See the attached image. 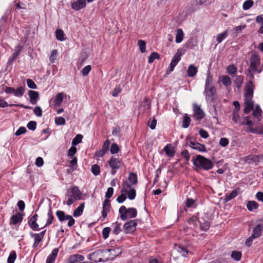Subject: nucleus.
Wrapping results in <instances>:
<instances>
[{
	"label": "nucleus",
	"instance_id": "1",
	"mask_svg": "<svg viewBox=\"0 0 263 263\" xmlns=\"http://www.w3.org/2000/svg\"><path fill=\"white\" fill-rule=\"evenodd\" d=\"M137 182V175L134 173H130L127 180H124L122 183L121 193L126 194L130 200L134 199L136 195L135 186Z\"/></svg>",
	"mask_w": 263,
	"mask_h": 263
},
{
	"label": "nucleus",
	"instance_id": "2",
	"mask_svg": "<svg viewBox=\"0 0 263 263\" xmlns=\"http://www.w3.org/2000/svg\"><path fill=\"white\" fill-rule=\"evenodd\" d=\"M244 112L249 114L253 109L254 102L252 100L254 93V86L251 81L248 82L245 86Z\"/></svg>",
	"mask_w": 263,
	"mask_h": 263
},
{
	"label": "nucleus",
	"instance_id": "3",
	"mask_svg": "<svg viewBox=\"0 0 263 263\" xmlns=\"http://www.w3.org/2000/svg\"><path fill=\"white\" fill-rule=\"evenodd\" d=\"M263 70V65L261 64L260 59L256 53H253L250 59V65L248 72L251 74V79H253V74L260 73Z\"/></svg>",
	"mask_w": 263,
	"mask_h": 263
},
{
	"label": "nucleus",
	"instance_id": "4",
	"mask_svg": "<svg viewBox=\"0 0 263 263\" xmlns=\"http://www.w3.org/2000/svg\"><path fill=\"white\" fill-rule=\"evenodd\" d=\"M197 221L200 223V228L201 230L206 231L210 227L209 216L206 213L197 214V216H193L190 218L188 222L190 224L197 225Z\"/></svg>",
	"mask_w": 263,
	"mask_h": 263
},
{
	"label": "nucleus",
	"instance_id": "5",
	"mask_svg": "<svg viewBox=\"0 0 263 263\" xmlns=\"http://www.w3.org/2000/svg\"><path fill=\"white\" fill-rule=\"evenodd\" d=\"M193 164L198 168L209 170L213 167L212 162L201 155H197L192 159Z\"/></svg>",
	"mask_w": 263,
	"mask_h": 263
},
{
	"label": "nucleus",
	"instance_id": "6",
	"mask_svg": "<svg viewBox=\"0 0 263 263\" xmlns=\"http://www.w3.org/2000/svg\"><path fill=\"white\" fill-rule=\"evenodd\" d=\"M88 258L95 262H106L109 260L107 249H100L89 254Z\"/></svg>",
	"mask_w": 263,
	"mask_h": 263
},
{
	"label": "nucleus",
	"instance_id": "7",
	"mask_svg": "<svg viewBox=\"0 0 263 263\" xmlns=\"http://www.w3.org/2000/svg\"><path fill=\"white\" fill-rule=\"evenodd\" d=\"M121 219L124 221L128 218H133L136 217L137 211L135 208H130L127 209L125 206H121L119 210Z\"/></svg>",
	"mask_w": 263,
	"mask_h": 263
},
{
	"label": "nucleus",
	"instance_id": "8",
	"mask_svg": "<svg viewBox=\"0 0 263 263\" xmlns=\"http://www.w3.org/2000/svg\"><path fill=\"white\" fill-rule=\"evenodd\" d=\"M204 92L207 101L215 102L217 99L216 88L214 86L205 87Z\"/></svg>",
	"mask_w": 263,
	"mask_h": 263
},
{
	"label": "nucleus",
	"instance_id": "9",
	"mask_svg": "<svg viewBox=\"0 0 263 263\" xmlns=\"http://www.w3.org/2000/svg\"><path fill=\"white\" fill-rule=\"evenodd\" d=\"M182 51V49H181V48L178 49L177 50L176 53L175 54L174 56L173 57V58L171 62L170 66L166 70V73L167 74L173 71L176 65L180 61V60L181 59V56L183 54Z\"/></svg>",
	"mask_w": 263,
	"mask_h": 263
},
{
	"label": "nucleus",
	"instance_id": "10",
	"mask_svg": "<svg viewBox=\"0 0 263 263\" xmlns=\"http://www.w3.org/2000/svg\"><path fill=\"white\" fill-rule=\"evenodd\" d=\"M56 215L59 220L61 222H63L65 220H68V227H72L75 223V220L73 217L69 215H66L64 212L62 211H57L56 212Z\"/></svg>",
	"mask_w": 263,
	"mask_h": 263
},
{
	"label": "nucleus",
	"instance_id": "11",
	"mask_svg": "<svg viewBox=\"0 0 263 263\" xmlns=\"http://www.w3.org/2000/svg\"><path fill=\"white\" fill-rule=\"evenodd\" d=\"M108 163L109 166L111 168V173L113 175L116 173V170L120 168L122 164L121 159L114 157H111Z\"/></svg>",
	"mask_w": 263,
	"mask_h": 263
},
{
	"label": "nucleus",
	"instance_id": "12",
	"mask_svg": "<svg viewBox=\"0 0 263 263\" xmlns=\"http://www.w3.org/2000/svg\"><path fill=\"white\" fill-rule=\"evenodd\" d=\"M137 223L136 220H132L126 222L123 226L125 233H132L136 230Z\"/></svg>",
	"mask_w": 263,
	"mask_h": 263
},
{
	"label": "nucleus",
	"instance_id": "13",
	"mask_svg": "<svg viewBox=\"0 0 263 263\" xmlns=\"http://www.w3.org/2000/svg\"><path fill=\"white\" fill-rule=\"evenodd\" d=\"M45 232L46 230H44L40 233H31L30 235L31 237L33 238L34 239V243L33 244L34 247L37 246L39 243L42 241L45 236Z\"/></svg>",
	"mask_w": 263,
	"mask_h": 263
},
{
	"label": "nucleus",
	"instance_id": "14",
	"mask_svg": "<svg viewBox=\"0 0 263 263\" xmlns=\"http://www.w3.org/2000/svg\"><path fill=\"white\" fill-rule=\"evenodd\" d=\"M86 5V0H78L71 3V8L75 11L80 10L85 7Z\"/></svg>",
	"mask_w": 263,
	"mask_h": 263
},
{
	"label": "nucleus",
	"instance_id": "15",
	"mask_svg": "<svg viewBox=\"0 0 263 263\" xmlns=\"http://www.w3.org/2000/svg\"><path fill=\"white\" fill-rule=\"evenodd\" d=\"M107 254L109 255V260L118 256L122 253V249L119 248L116 249H107Z\"/></svg>",
	"mask_w": 263,
	"mask_h": 263
},
{
	"label": "nucleus",
	"instance_id": "16",
	"mask_svg": "<svg viewBox=\"0 0 263 263\" xmlns=\"http://www.w3.org/2000/svg\"><path fill=\"white\" fill-rule=\"evenodd\" d=\"M22 49L23 47L20 45H18L15 47L14 53L10 57L8 61V64H11L14 60H15L22 51Z\"/></svg>",
	"mask_w": 263,
	"mask_h": 263
},
{
	"label": "nucleus",
	"instance_id": "17",
	"mask_svg": "<svg viewBox=\"0 0 263 263\" xmlns=\"http://www.w3.org/2000/svg\"><path fill=\"white\" fill-rule=\"evenodd\" d=\"M193 110L194 112V116L197 120L202 119L204 116V113L201 109L200 106L197 104H194Z\"/></svg>",
	"mask_w": 263,
	"mask_h": 263
},
{
	"label": "nucleus",
	"instance_id": "18",
	"mask_svg": "<svg viewBox=\"0 0 263 263\" xmlns=\"http://www.w3.org/2000/svg\"><path fill=\"white\" fill-rule=\"evenodd\" d=\"M37 217V214H35L31 217L28 221V224L29 227L34 231L40 230L39 228V225L36 222Z\"/></svg>",
	"mask_w": 263,
	"mask_h": 263
},
{
	"label": "nucleus",
	"instance_id": "19",
	"mask_svg": "<svg viewBox=\"0 0 263 263\" xmlns=\"http://www.w3.org/2000/svg\"><path fill=\"white\" fill-rule=\"evenodd\" d=\"M189 145L194 149L199 152H205L206 149L204 145L200 144L198 142L190 141Z\"/></svg>",
	"mask_w": 263,
	"mask_h": 263
},
{
	"label": "nucleus",
	"instance_id": "20",
	"mask_svg": "<svg viewBox=\"0 0 263 263\" xmlns=\"http://www.w3.org/2000/svg\"><path fill=\"white\" fill-rule=\"evenodd\" d=\"M84 260V257L80 254H73L69 256L67 259V263H76L82 261Z\"/></svg>",
	"mask_w": 263,
	"mask_h": 263
},
{
	"label": "nucleus",
	"instance_id": "21",
	"mask_svg": "<svg viewBox=\"0 0 263 263\" xmlns=\"http://www.w3.org/2000/svg\"><path fill=\"white\" fill-rule=\"evenodd\" d=\"M28 95L29 96L31 103L33 104H36L39 98V92L33 90H29L28 92Z\"/></svg>",
	"mask_w": 263,
	"mask_h": 263
},
{
	"label": "nucleus",
	"instance_id": "22",
	"mask_svg": "<svg viewBox=\"0 0 263 263\" xmlns=\"http://www.w3.org/2000/svg\"><path fill=\"white\" fill-rule=\"evenodd\" d=\"M262 156L261 155H250L246 157L245 160L247 163H251L259 162Z\"/></svg>",
	"mask_w": 263,
	"mask_h": 263
},
{
	"label": "nucleus",
	"instance_id": "23",
	"mask_svg": "<svg viewBox=\"0 0 263 263\" xmlns=\"http://www.w3.org/2000/svg\"><path fill=\"white\" fill-rule=\"evenodd\" d=\"M23 220V215L21 213H18L15 215L12 216L10 221V224H16L21 222Z\"/></svg>",
	"mask_w": 263,
	"mask_h": 263
},
{
	"label": "nucleus",
	"instance_id": "24",
	"mask_svg": "<svg viewBox=\"0 0 263 263\" xmlns=\"http://www.w3.org/2000/svg\"><path fill=\"white\" fill-rule=\"evenodd\" d=\"M59 252L58 249H54L51 253L47 257L46 263H53Z\"/></svg>",
	"mask_w": 263,
	"mask_h": 263
},
{
	"label": "nucleus",
	"instance_id": "25",
	"mask_svg": "<svg viewBox=\"0 0 263 263\" xmlns=\"http://www.w3.org/2000/svg\"><path fill=\"white\" fill-rule=\"evenodd\" d=\"M198 71L197 67L195 66L194 65H190L187 70V76L189 77L193 78L196 76Z\"/></svg>",
	"mask_w": 263,
	"mask_h": 263
},
{
	"label": "nucleus",
	"instance_id": "26",
	"mask_svg": "<svg viewBox=\"0 0 263 263\" xmlns=\"http://www.w3.org/2000/svg\"><path fill=\"white\" fill-rule=\"evenodd\" d=\"M263 228H261L260 226L258 223L256 227L254 228L253 233L252 234V237L254 238H258L261 235Z\"/></svg>",
	"mask_w": 263,
	"mask_h": 263
},
{
	"label": "nucleus",
	"instance_id": "27",
	"mask_svg": "<svg viewBox=\"0 0 263 263\" xmlns=\"http://www.w3.org/2000/svg\"><path fill=\"white\" fill-rule=\"evenodd\" d=\"M71 193L72 194L76 199L79 200L81 199L82 193L77 186H73L71 189Z\"/></svg>",
	"mask_w": 263,
	"mask_h": 263
},
{
	"label": "nucleus",
	"instance_id": "28",
	"mask_svg": "<svg viewBox=\"0 0 263 263\" xmlns=\"http://www.w3.org/2000/svg\"><path fill=\"white\" fill-rule=\"evenodd\" d=\"M184 33L182 29H178L176 30L175 41L177 43L181 42L183 39Z\"/></svg>",
	"mask_w": 263,
	"mask_h": 263
},
{
	"label": "nucleus",
	"instance_id": "29",
	"mask_svg": "<svg viewBox=\"0 0 263 263\" xmlns=\"http://www.w3.org/2000/svg\"><path fill=\"white\" fill-rule=\"evenodd\" d=\"M164 151L169 157H173L175 155V151L171 144L166 145L164 148Z\"/></svg>",
	"mask_w": 263,
	"mask_h": 263
},
{
	"label": "nucleus",
	"instance_id": "30",
	"mask_svg": "<svg viewBox=\"0 0 263 263\" xmlns=\"http://www.w3.org/2000/svg\"><path fill=\"white\" fill-rule=\"evenodd\" d=\"M247 208L250 211H252L258 208V204L255 201H249L247 203Z\"/></svg>",
	"mask_w": 263,
	"mask_h": 263
},
{
	"label": "nucleus",
	"instance_id": "31",
	"mask_svg": "<svg viewBox=\"0 0 263 263\" xmlns=\"http://www.w3.org/2000/svg\"><path fill=\"white\" fill-rule=\"evenodd\" d=\"M84 203H82L73 212V215L75 217L80 216L83 213L84 208Z\"/></svg>",
	"mask_w": 263,
	"mask_h": 263
},
{
	"label": "nucleus",
	"instance_id": "32",
	"mask_svg": "<svg viewBox=\"0 0 263 263\" xmlns=\"http://www.w3.org/2000/svg\"><path fill=\"white\" fill-rule=\"evenodd\" d=\"M261 109H260L259 105H256L255 107V109L253 112V116L257 119L258 121H260L261 120Z\"/></svg>",
	"mask_w": 263,
	"mask_h": 263
},
{
	"label": "nucleus",
	"instance_id": "33",
	"mask_svg": "<svg viewBox=\"0 0 263 263\" xmlns=\"http://www.w3.org/2000/svg\"><path fill=\"white\" fill-rule=\"evenodd\" d=\"M228 36V30L224 31L223 32L218 34L216 36V41L218 44L220 43Z\"/></svg>",
	"mask_w": 263,
	"mask_h": 263
},
{
	"label": "nucleus",
	"instance_id": "34",
	"mask_svg": "<svg viewBox=\"0 0 263 263\" xmlns=\"http://www.w3.org/2000/svg\"><path fill=\"white\" fill-rule=\"evenodd\" d=\"M47 215H48V218L47 220L46 223L44 226V227H46L51 224L52 223L53 219H54V216L52 215V211L50 209H49Z\"/></svg>",
	"mask_w": 263,
	"mask_h": 263
},
{
	"label": "nucleus",
	"instance_id": "35",
	"mask_svg": "<svg viewBox=\"0 0 263 263\" xmlns=\"http://www.w3.org/2000/svg\"><path fill=\"white\" fill-rule=\"evenodd\" d=\"M63 100V93L61 92L58 93L56 96V98L54 101V104L56 106L61 105Z\"/></svg>",
	"mask_w": 263,
	"mask_h": 263
},
{
	"label": "nucleus",
	"instance_id": "36",
	"mask_svg": "<svg viewBox=\"0 0 263 263\" xmlns=\"http://www.w3.org/2000/svg\"><path fill=\"white\" fill-rule=\"evenodd\" d=\"M25 92V89L23 86H20L17 89H14V95L17 97H21Z\"/></svg>",
	"mask_w": 263,
	"mask_h": 263
},
{
	"label": "nucleus",
	"instance_id": "37",
	"mask_svg": "<svg viewBox=\"0 0 263 263\" xmlns=\"http://www.w3.org/2000/svg\"><path fill=\"white\" fill-rule=\"evenodd\" d=\"M241 124L247 125L248 126L249 130H250V128H253V122L250 120V117L247 116L245 117L243 121L241 122Z\"/></svg>",
	"mask_w": 263,
	"mask_h": 263
},
{
	"label": "nucleus",
	"instance_id": "38",
	"mask_svg": "<svg viewBox=\"0 0 263 263\" xmlns=\"http://www.w3.org/2000/svg\"><path fill=\"white\" fill-rule=\"evenodd\" d=\"M56 37L58 40L63 41L65 40L64 33L62 30L57 29L55 31Z\"/></svg>",
	"mask_w": 263,
	"mask_h": 263
},
{
	"label": "nucleus",
	"instance_id": "39",
	"mask_svg": "<svg viewBox=\"0 0 263 263\" xmlns=\"http://www.w3.org/2000/svg\"><path fill=\"white\" fill-rule=\"evenodd\" d=\"M242 254L241 252L237 251H233L231 254V257L233 259L236 261L240 260Z\"/></svg>",
	"mask_w": 263,
	"mask_h": 263
},
{
	"label": "nucleus",
	"instance_id": "40",
	"mask_svg": "<svg viewBox=\"0 0 263 263\" xmlns=\"http://www.w3.org/2000/svg\"><path fill=\"white\" fill-rule=\"evenodd\" d=\"M138 45L139 49L142 53L145 52L146 51V42L142 40L138 41Z\"/></svg>",
	"mask_w": 263,
	"mask_h": 263
},
{
	"label": "nucleus",
	"instance_id": "41",
	"mask_svg": "<svg viewBox=\"0 0 263 263\" xmlns=\"http://www.w3.org/2000/svg\"><path fill=\"white\" fill-rule=\"evenodd\" d=\"M159 54L156 52H152L148 57V62L149 63H152L155 59H159Z\"/></svg>",
	"mask_w": 263,
	"mask_h": 263
},
{
	"label": "nucleus",
	"instance_id": "42",
	"mask_svg": "<svg viewBox=\"0 0 263 263\" xmlns=\"http://www.w3.org/2000/svg\"><path fill=\"white\" fill-rule=\"evenodd\" d=\"M238 190L239 189L233 190L229 195L227 196V200L229 201L236 197L238 194Z\"/></svg>",
	"mask_w": 263,
	"mask_h": 263
},
{
	"label": "nucleus",
	"instance_id": "43",
	"mask_svg": "<svg viewBox=\"0 0 263 263\" xmlns=\"http://www.w3.org/2000/svg\"><path fill=\"white\" fill-rule=\"evenodd\" d=\"M254 4V2L252 0H247L245 1L243 4V9L247 10L249 9L251 7L253 6Z\"/></svg>",
	"mask_w": 263,
	"mask_h": 263
},
{
	"label": "nucleus",
	"instance_id": "44",
	"mask_svg": "<svg viewBox=\"0 0 263 263\" xmlns=\"http://www.w3.org/2000/svg\"><path fill=\"white\" fill-rule=\"evenodd\" d=\"M111 208L110 201L109 199H105L103 205L102 211L109 212Z\"/></svg>",
	"mask_w": 263,
	"mask_h": 263
},
{
	"label": "nucleus",
	"instance_id": "45",
	"mask_svg": "<svg viewBox=\"0 0 263 263\" xmlns=\"http://www.w3.org/2000/svg\"><path fill=\"white\" fill-rule=\"evenodd\" d=\"M58 51L57 49L52 50L49 57V61L51 63H54L57 59Z\"/></svg>",
	"mask_w": 263,
	"mask_h": 263
},
{
	"label": "nucleus",
	"instance_id": "46",
	"mask_svg": "<svg viewBox=\"0 0 263 263\" xmlns=\"http://www.w3.org/2000/svg\"><path fill=\"white\" fill-rule=\"evenodd\" d=\"M190 122H191L190 118L187 115H185L183 118V124H182L183 127L185 128H187L190 124Z\"/></svg>",
	"mask_w": 263,
	"mask_h": 263
},
{
	"label": "nucleus",
	"instance_id": "47",
	"mask_svg": "<svg viewBox=\"0 0 263 263\" xmlns=\"http://www.w3.org/2000/svg\"><path fill=\"white\" fill-rule=\"evenodd\" d=\"M221 82L225 86H229L231 85L232 83L230 78L227 76H224L222 77Z\"/></svg>",
	"mask_w": 263,
	"mask_h": 263
},
{
	"label": "nucleus",
	"instance_id": "48",
	"mask_svg": "<svg viewBox=\"0 0 263 263\" xmlns=\"http://www.w3.org/2000/svg\"><path fill=\"white\" fill-rule=\"evenodd\" d=\"M16 258V254L15 252L14 251H11L7 259L8 263H14Z\"/></svg>",
	"mask_w": 263,
	"mask_h": 263
},
{
	"label": "nucleus",
	"instance_id": "49",
	"mask_svg": "<svg viewBox=\"0 0 263 263\" xmlns=\"http://www.w3.org/2000/svg\"><path fill=\"white\" fill-rule=\"evenodd\" d=\"M92 173L94 175L97 176L100 174V166L97 164H94L91 166V168Z\"/></svg>",
	"mask_w": 263,
	"mask_h": 263
},
{
	"label": "nucleus",
	"instance_id": "50",
	"mask_svg": "<svg viewBox=\"0 0 263 263\" xmlns=\"http://www.w3.org/2000/svg\"><path fill=\"white\" fill-rule=\"evenodd\" d=\"M177 251L184 257H185L189 253L188 250L185 248L180 246H178Z\"/></svg>",
	"mask_w": 263,
	"mask_h": 263
},
{
	"label": "nucleus",
	"instance_id": "51",
	"mask_svg": "<svg viewBox=\"0 0 263 263\" xmlns=\"http://www.w3.org/2000/svg\"><path fill=\"white\" fill-rule=\"evenodd\" d=\"M237 68L234 65H230L227 67V72L229 74H234L237 72Z\"/></svg>",
	"mask_w": 263,
	"mask_h": 263
},
{
	"label": "nucleus",
	"instance_id": "52",
	"mask_svg": "<svg viewBox=\"0 0 263 263\" xmlns=\"http://www.w3.org/2000/svg\"><path fill=\"white\" fill-rule=\"evenodd\" d=\"M119 151V147L116 143H113L111 144L110 148V153L112 154H116Z\"/></svg>",
	"mask_w": 263,
	"mask_h": 263
},
{
	"label": "nucleus",
	"instance_id": "53",
	"mask_svg": "<svg viewBox=\"0 0 263 263\" xmlns=\"http://www.w3.org/2000/svg\"><path fill=\"white\" fill-rule=\"evenodd\" d=\"M83 136L80 134L77 135L72 141V145H76L80 143L82 141Z\"/></svg>",
	"mask_w": 263,
	"mask_h": 263
},
{
	"label": "nucleus",
	"instance_id": "54",
	"mask_svg": "<svg viewBox=\"0 0 263 263\" xmlns=\"http://www.w3.org/2000/svg\"><path fill=\"white\" fill-rule=\"evenodd\" d=\"M110 146V141L108 139H107L104 142L101 149L103 150L105 153H106L109 148Z\"/></svg>",
	"mask_w": 263,
	"mask_h": 263
},
{
	"label": "nucleus",
	"instance_id": "55",
	"mask_svg": "<svg viewBox=\"0 0 263 263\" xmlns=\"http://www.w3.org/2000/svg\"><path fill=\"white\" fill-rule=\"evenodd\" d=\"M77 149L76 147L71 146L68 151V154H67L69 158H72L73 157V156L77 153Z\"/></svg>",
	"mask_w": 263,
	"mask_h": 263
},
{
	"label": "nucleus",
	"instance_id": "56",
	"mask_svg": "<svg viewBox=\"0 0 263 263\" xmlns=\"http://www.w3.org/2000/svg\"><path fill=\"white\" fill-rule=\"evenodd\" d=\"M243 78L241 76H237L235 77V82L238 87H240L243 82Z\"/></svg>",
	"mask_w": 263,
	"mask_h": 263
},
{
	"label": "nucleus",
	"instance_id": "57",
	"mask_svg": "<svg viewBox=\"0 0 263 263\" xmlns=\"http://www.w3.org/2000/svg\"><path fill=\"white\" fill-rule=\"evenodd\" d=\"M91 69V67L90 65H87L85 66L81 71V73L83 76H86L88 75L89 72L90 71Z\"/></svg>",
	"mask_w": 263,
	"mask_h": 263
},
{
	"label": "nucleus",
	"instance_id": "58",
	"mask_svg": "<svg viewBox=\"0 0 263 263\" xmlns=\"http://www.w3.org/2000/svg\"><path fill=\"white\" fill-rule=\"evenodd\" d=\"M111 229L109 227H106L103 229L102 235L103 238L106 239L108 237L109 234L110 232Z\"/></svg>",
	"mask_w": 263,
	"mask_h": 263
},
{
	"label": "nucleus",
	"instance_id": "59",
	"mask_svg": "<svg viewBox=\"0 0 263 263\" xmlns=\"http://www.w3.org/2000/svg\"><path fill=\"white\" fill-rule=\"evenodd\" d=\"M26 81L27 86L29 88L31 89H36L37 88L36 85L31 79H28Z\"/></svg>",
	"mask_w": 263,
	"mask_h": 263
},
{
	"label": "nucleus",
	"instance_id": "60",
	"mask_svg": "<svg viewBox=\"0 0 263 263\" xmlns=\"http://www.w3.org/2000/svg\"><path fill=\"white\" fill-rule=\"evenodd\" d=\"M55 122L57 125H64L65 124V120L63 117H59L55 118Z\"/></svg>",
	"mask_w": 263,
	"mask_h": 263
},
{
	"label": "nucleus",
	"instance_id": "61",
	"mask_svg": "<svg viewBox=\"0 0 263 263\" xmlns=\"http://www.w3.org/2000/svg\"><path fill=\"white\" fill-rule=\"evenodd\" d=\"M114 193V189L111 187H110L107 189V192L105 194L106 199H108L111 197Z\"/></svg>",
	"mask_w": 263,
	"mask_h": 263
},
{
	"label": "nucleus",
	"instance_id": "62",
	"mask_svg": "<svg viewBox=\"0 0 263 263\" xmlns=\"http://www.w3.org/2000/svg\"><path fill=\"white\" fill-rule=\"evenodd\" d=\"M246 27V25H240L235 27L234 29H233L234 33L236 34L239 33L241 31V30L245 29Z\"/></svg>",
	"mask_w": 263,
	"mask_h": 263
},
{
	"label": "nucleus",
	"instance_id": "63",
	"mask_svg": "<svg viewBox=\"0 0 263 263\" xmlns=\"http://www.w3.org/2000/svg\"><path fill=\"white\" fill-rule=\"evenodd\" d=\"M27 127L28 128V129H30V130H34L36 128V122L35 121H30L28 124H27Z\"/></svg>",
	"mask_w": 263,
	"mask_h": 263
},
{
	"label": "nucleus",
	"instance_id": "64",
	"mask_svg": "<svg viewBox=\"0 0 263 263\" xmlns=\"http://www.w3.org/2000/svg\"><path fill=\"white\" fill-rule=\"evenodd\" d=\"M34 114L37 117H41L42 116V110L40 107L36 106L33 110Z\"/></svg>",
	"mask_w": 263,
	"mask_h": 263
}]
</instances>
